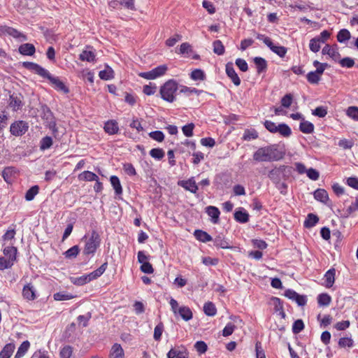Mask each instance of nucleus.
<instances>
[{"instance_id": "obj_1", "label": "nucleus", "mask_w": 358, "mask_h": 358, "mask_svg": "<svg viewBox=\"0 0 358 358\" xmlns=\"http://www.w3.org/2000/svg\"><path fill=\"white\" fill-rule=\"evenodd\" d=\"M285 152L279 149L277 144L258 148L253 154V159L257 162L279 161L284 157Z\"/></svg>"}, {"instance_id": "obj_2", "label": "nucleus", "mask_w": 358, "mask_h": 358, "mask_svg": "<svg viewBox=\"0 0 358 358\" xmlns=\"http://www.w3.org/2000/svg\"><path fill=\"white\" fill-rule=\"evenodd\" d=\"M179 90V84L173 79L167 80L160 87L159 94L161 98L169 103L176 101V96Z\"/></svg>"}, {"instance_id": "obj_3", "label": "nucleus", "mask_w": 358, "mask_h": 358, "mask_svg": "<svg viewBox=\"0 0 358 358\" xmlns=\"http://www.w3.org/2000/svg\"><path fill=\"white\" fill-rule=\"evenodd\" d=\"M292 167L289 166L280 165L271 169L268 174V177L273 183L280 181L287 180L292 173Z\"/></svg>"}, {"instance_id": "obj_4", "label": "nucleus", "mask_w": 358, "mask_h": 358, "mask_svg": "<svg viewBox=\"0 0 358 358\" xmlns=\"http://www.w3.org/2000/svg\"><path fill=\"white\" fill-rule=\"evenodd\" d=\"M101 243V238L96 230H92L90 237L87 239L83 251L84 255L93 256Z\"/></svg>"}, {"instance_id": "obj_5", "label": "nucleus", "mask_w": 358, "mask_h": 358, "mask_svg": "<svg viewBox=\"0 0 358 358\" xmlns=\"http://www.w3.org/2000/svg\"><path fill=\"white\" fill-rule=\"evenodd\" d=\"M265 128L271 133H279L282 136L287 138L292 135L290 127L285 123H280L277 125L271 120H265L264 122Z\"/></svg>"}, {"instance_id": "obj_6", "label": "nucleus", "mask_w": 358, "mask_h": 358, "mask_svg": "<svg viewBox=\"0 0 358 358\" xmlns=\"http://www.w3.org/2000/svg\"><path fill=\"white\" fill-rule=\"evenodd\" d=\"M169 304L175 315H178L185 321H189L192 318L193 314L189 307L185 306L180 307L178 301L173 298H171Z\"/></svg>"}, {"instance_id": "obj_7", "label": "nucleus", "mask_w": 358, "mask_h": 358, "mask_svg": "<svg viewBox=\"0 0 358 358\" xmlns=\"http://www.w3.org/2000/svg\"><path fill=\"white\" fill-rule=\"evenodd\" d=\"M257 38L262 41L275 54L280 57L283 58L287 52V48L278 45H275L272 42V40L267 36L262 34H257Z\"/></svg>"}, {"instance_id": "obj_8", "label": "nucleus", "mask_w": 358, "mask_h": 358, "mask_svg": "<svg viewBox=\"0 0 358 358\" xmlns=\"http://www.w3.org/2000/svg\"><path fill=\"white\" fill-rule=\"evenodd\" d=\"M9 35L20 41H25L27 40V38L26 35L21 33L18 30H17L15 28L6 26V25H1L0 26V36Z\"/></svg>"}, {"instance_id": "obj_9", "label": "nucleus", "mask_w": 358, "mask_h": 358, "mask_svg": "<svg viewBox=\"0 0 358 358\" xmlns=\"http://www.w3.org/2000/svg\"><path fill=\"white\" fill-rule=\"evenodd\" d=\"M284 296L289 299L295 301L298 306H304L307 303L306 295H300L292 289H287L285 291Z\"/></svg>"}, {"instance_id": "obj_10", "label": "nucleus", "mask_w": 358, "mask_h": 358, "mask_svg": "<svg viewBox=\"0 0 358 358\" xmlns=\"http://www.w3.org/2000/svg\"><path fill=\"white\" fill-rule=\"evenodd\" d=\"M22 66L26 69L31 71L36 74H38L43 78L48 76L49 71L36 63L31 62H24L22 63Z\"/></svg>"}, {"instance_id": "obj_11", "label": "nucleus", "mask_w": 358, "mask_h": 358, "mask_svg": "<svg viewBox=\"0 0 358 358\" xmlns=\"http://www.w3.org/2000/svg\"><path fill=\"white\" fill-rule=\"evenodd\" d=\"M29 129L28 124L24 121H17L13 123L10 127V133L15 136L24 134Z\"/></svg>"}, {"instance_id": "obj_12", "label": "nucleus", "mask_w": 358, "mask_h": 358, "mask_svg": "<svg viewBox=\"0 0 358 358\" xmlns=\"http://www.w3.org/2000/svg\"><path fill=\"white\" fill-rule=\"evenodd\" d=\"M45 78L50 80L56 90L61 91L64 94H68L69 92V87L58 77L52 76L50 72H48V76H45Z\"/></svg>"}, {"instance_id": "obj_13", "label": "nucleus", "mask_w": 358, "mask_h": 358, "mask_svg": "<svg viewBox=\"0 0 358 358\" xmlns=\"http://www.w3.org/2000/svg\"><path fill=\"white\" fill-rule=\"evenodd\" d=\"M22 295L27 301H34L37 298L36 289L31 283H27L23 287Z\"/></svg>"}, {"instance_id": "obj_14", "label": "nucleus", "mask_w": 358, "mask_h": 358, "mask_svg": "<svg viewBox=\"0 0 358 358\" xmlns=\"http://www.w3.org/2000/svg\"><path fill=\"white\" fill-rule=\"evenodd\" d=\"M178 185L193 194H196L199 189L194 177L186 180H178Z\"/></svg>"}, {"instance_id": "obj_15", "label": "nucleus", "mask_w": 358, "mask_h": 358, "mask_svg": "<svg viewBox=\"0 0 358 358\" xmlns=\"http://www.w3.org/2000/svg\"><path fill=\"white\" fill-rule=\"evenodd\" d=\"M23 96L18 93H13L9 96V106L14 110L17 111L22 108L23 106Z\"/></svg>"}, {"instance_id": "obj_16", "label": "nucleus", "mask_w": 358, "mask_h": 358, "mask_svg": "<svg viewBox=\"0 0 358 358\" xmlns=\"http://www.w3.org/2000/svg\"><path fill=\"white\" fill-rule=\"evenodd\" d=\"M225 71L227 76L231 79L232 83L236 86H239L241 85V79L235 71L234 68V64L232 62L227 63L225 66Z\"/></svg>"}, {"instance_id": "obj_17", "label": "nucleus", "mask_w": 358, "mask_h": 358, "mask_svg": "<svg viewBox=\"0 0 358 358\" xmlns=\"http://www.w3.org/2000/svg\"><path fill=\"white\" fill-rule=\"evenodd\" d=\"M167 358H189V353L185 348H172L166 355Z\"/></svg>"}, {"instance_id": "obj_18", "label": "nucleus", "mask_w": 358, "mask_h": 358, "mask_svg": "<svg viewBox=\"0 0 358 358\" xmlns=\"http://www.w3.org/2000/svg\"><path fill=\"white\" fill-rule=\"evenodd\" d=\"M253 62L255 64L257 73L261 74L265 73L268 68L266 60L261 57H256L253 59Z\"/></svg>"}, {"instance_id": "obj_19", "label": "nucleus", "mask_w": 358, "mask_h": 358, "mask_svg": "<svg viewBox=\"0 0 358 358\" xmlns=\"http://www.w3.org/2000/svg\"><path fill=\"white\" fill-rule=\"evenodd\" d=\"M90 50H84L79 55V59L81 61H86L88 62H93L96 60L95 51L91 47H87Z\"/></svg>"}, {"instance_id": "obj_20", "label": "nucleus", "mask_w": 358, "mask_h": 358, "mask_svg": "<svg viewBox=\"0 0 358 358\" xmlns=\"http://www.w3.org/2000/svg\"><path fill=\"white\" fill-rule=\"evenodd\" d=\"M18 50L22 55L32 56L36 52V48L33 44L27 43L20 45Z\"/></svg>"}, {"instance_id": "obj_21", "label": "nucleus", "mask_w": 358, "mask_h": 358, "mask_svg": "<svg viewBox=\"0 0 358 358\" xmlns=\"http://www.w3.org/2000/svg\"><path fill=\"white\" fill-rule=\"evenodd\" d=\"M104 131L109 135L116 134L119 131L118 124L115 120H109L104 124Z\"/></svg>"}, {"instance_id": "obj_22", "label": "nucleus", "mask_w": 358, "mask_h": 358, "mask_svg": "<svg viewBox=\"0 0 358 358\" xmlns=\"http://www.w3.org/2000/svg\"><path fill=\"white\" fill-rule=\"evenodd\" d=\"M110 358H124V352L122 346L119 343H115L113 345L110 355Z\"/></svg>"}, {"instance_id": "obj_23", "label": "nucleus", "mask_w": 358, "mask_h": 358, "mask_svg": "<svg viewBox=\"0 0 358 358\" xmlns=\"http://www.w3.org/2000/svg\"><path fill=\"white\" fill-rule=\"evenodd\" d=\"M206 212L211 217L212 222L214 224H217L218 222L220 212L217 207L209 206L206 207Z\"/></svg>"}, {"instance_id": "obj_24", "label": "nucleus", "mask_w": 358, "mask_h": 358, "mask_svg": "<svg viewBox=\"0 0 358 358\" xmlns=\"http://www.w3.org/2000/svg\"><path fill=\"white\" fill-rule=\"evenodd\" d=\"M234 219L240 223H246L249 220V214L244 208H240L238 210H236Z\"/></svg>"}, {"instance_id": "obj_25", "label": "nucleus", "mask_w": 358, "mask_h": 358, "mask_svg": "<svg viewBox=\"0 0 358 358\" xmlns=\"http://www.w3.org/2000/svg\"><path fill=\"white\" fill-rule=\"evenodd\" d=\"M212 241H213L214 245L217 248L222 249H229L231 248L228 241L222 235L217 236Z\"/></svg>"}, {"instance_id": "obj_26", "label": "nucleus", "mask_w": 358, "mask_h": 358, "mask_svg": "<svg viewBox=\"0 0 358 358\" xmlns=\"http://www.w3.org/2000/svg\"><path fill=\"white\" fill-rule=\"evenodd\" d=\"M3 252L4 255L8 257V260L13 263L17 261V249L16 247L7 246L3 249Z\"/></svg>"}, {"instance_id": "obj_27", "label": "nucleus", "mask_w": 358, "mask_h": 358, "mask_svg": "<svg viewBox=\"0 0 358 358\" xmlns=\"http://www.w3.org/2000/svg\"><path fill=\"white\" fill-rule=\"evenodd\" d=\"M194 236L198 241L203 243H207L213 240V238L210 235L201 229L195 230L194 232Z\"/></svg>"}, {"instance_id": "obj_28", "label": "nucleus", "mask_w": 358, "mask_h": 358, "mask_svg": "<svg viewBox=\"0 0 358 358\" xmlns=\"http://www.w3.org/2000/svg\"><path fill=\"white\" fill-rule=\"evenodd\" d=\"M15 346L14 343H10L5 345L1 351L0 352V358H10L14 350Z\"/></svg>"}, {"instance_id": "obj_29", "label": "nucleus", "mask_w": 358, "mask_h": 358, "mask_svg": "<svg viewBox=\"0 0 358 358\" xmlns=\"http://www.w3.org/2000/svg\"><path fill=\"white\" fill-rule=\"evenodd\" d=\"M314 124L305 119L299 124V130L306 134H312L314 131Z\"/></svg>"}, {"instance_id": "obj_30", "label": "nucleus", "mask_w": 358, "mask_h": 358, "mask_svg": "<svg viewBox=\"0 0 358 358\" xmlns=\"http://www.w3.org/2000/svg\"><path fill=\"white\" fill-rule=\"evenodd\" d=\"M314 198L322 203H326L329 199L327 192L324 189H317L313 192Z\"/></svg>"}, {"instance_id": "obj_31", "label": "nucleus", "mask_w": 358, "mask_h": 358, "mask_svg": "<svg viewBox=\"0 0 358 358\" xmlns=\"http://www.w3.org/2000/svg\"><path fill=\"white\" fill-rule=\"evenodd\" d=\"M78 178L82 181H95L99 177L92 171H85L78 175Z\"/></svg>"}, {"instance_id": "obj_32", "label": "nucleus", "mask_w": 358, "mask_h": 358, "mask_svg": "<svg viewBox=\"0 0 358 358\" xmlns=\"http://www.w3.org/2000/svg\"><path fill=\"white\" fill-rule=\"evenodd\" d=\"M335 273L336 270L334 268H330L326 272L324 279L327 287L330 288L333 286L335 281Z\"/></svg>"}, {"instance_id": "obj_33", "label": "nucleus", "mask_w": 358, "mask_h": 358, "mask_svg": "<svg viewBox=\"0 0 358 358\" xmlns=\"http://www.w3.org/2000/svg\"><path fill=\"white\" fill-rule=\"evenodd\" d=\"M111 185L113 186L115 192L117 195L122 194V187L120 181V179L116 176H112L110 178Z\"/></svg>"}, {"instance_id": "obj_34", "label": "nucleus", "mask_w": 358, "mask_h": 358, "mask_svg": "<svg viewBox=\"0 0 358 358\" xmlns=\"http://www.w3.org/2000/svg\"><path fill=\"white\" fill-rule=\"evenodd\" d=\"M99 76L101 80H108L114 78V71L108 66H106V69L100 71Z\"/></svg>"}, {"instance_id": "obj_35", "label": "nucleus", "mask_w": 358, "mask_h": 358, "mask_svg": "<svg viewBox=\"0 0 358 358\" xmlns=\"http://www.w3.org/2000/svg\"><path fill=\"white\" fill-rule=\"evenodd\" d=\"M30 347V343L28 341H23L17 349L14 358H21L28 351Z\"/></svg>"}, {"instance_id": "obj_36", "label": "nucleus", "mask_w": 358, "mask_h": 358, "mask_svg": "<svg viewBox=\"0 0 358 358\" xmlns=\"http://www.w3.org/2000/svg\"><path fill=\"white\" fill-rule=\"evenodd\" d=\"M318 222L319 217L317 215L313 213H309L304 222V227L306 228H312L315 226Z\"/></svg>"}, {"instance_id": "obj_37", "label": "nucleus", "mask_w": 358, "mask_h": 358, "mask_svg": "<svg viewBox=\"0 0 358 358\" xmlns=\"http://www.w3.org/2000/svg\"><path fill=\"white\" fill-rule=\"evenodd\" d=\"M204 313L208 316H214L217 313V309L213 302L208 301L203 306Z\"/></svg>"}, {"instance_id": "obj_38", "label": "nucleus", "mask_w": 358, "mask_h": 358, "mask_svg": "<svg viewBox=\"0 0 358 358\" xmlns=\"http://www.w3.org/2000/svg\"><path fill=\"white\" fill-rule=\"evenodd\" d=\"M190 78L193 80H204L206 78L205 72L200 69H196L190 73Z\"/></svg>"}, {"instance_id": "obj_39", "label": "nucleus", "mask_w": 358, "mask_h": 358, "mask_svg": "<svg viewBox=\"0 0 358 358\" xmlns=\"http://www.w3.org/2000/svg\"><path fill=\"white\" fill-rule=\"evenodd\" d=\"M39 192V187L38 185H34L31 187H30L27 192L25 193L24 198L26 201H32L36 195L38 194Z\"/></svg>"}, {"instance_id": "obj_40", "label": "nucleus", "mask_w": 358, "mask_h": 358, "mask_svg": "<svg viewBox=\"0 0 358 358\" xmlns=\"http://www.w3.org/2000/svg\"><path fill=\"white\" fill-rule=\"evenodd\" d=\"M258 136V132L255 129H248L244 131L243 139L249 141L257 139Z\"/></svg>"}, {"instance_id": "obj_41", "label": "nucleus", "mask_w": 358, "mask_h": 358, "mask_svg": "<svg viewBox=\"0 0 358 358\" xmlns=\"http://www.w3.org/2000/svg\"><path fill=\"white\" fill-rule=\"evenodd\" d=\"M53 141L52 137L46 136L41 138L40 141V150H45L49 149L52 145Z\"/></svg>"}, {"instance_id": "obj_42", "label": "nucleus", "mask_w": 358, "mask_h": 358, "mask_svg": "<svg viewBox=\"0 0 358 358\" xmlns=\"http://www.w3.org/2000/svg\"><path fill=\"white\" fill-rule=\"evenodd\" d=\"M350 33L346 29H341L337 34V40L339 43H345L350 38Z\"/></svg>"}, {"instance_id": "obj_43", "label": "nucleus", "mask_w": 358, "mask_h": 358, "mask_svg": "<svg viewBox=\"0 0 358 358\" xmlns=\"http://www.w3.org/2000/svg\"><path fill=\"white\" fill-rule=\"evenodd\" d=\"M331 301V296L328 294H320L317 296V303L320 306H327Z\"/></svg>"}, {"instance_id": "obj_44", "label": "nucleus", "mask_w": 358, "mask_h": 358, "mask_svg": "<svg viewBox=\"0 0 358 358\" xmlns=\"http://www.w3.org/2000/svg\"><path fill=\"white\" fill-rule=\"evenodd\" d=\"M213 52L217 55H222L225 52L224 46L220 40H216L213 43Z\"/></svg>"}, {"instance_id": "obj_45", "label": "nucleus", "mask_w": 358, "mask_h": 358, "mask_svg": "<svg viewBox=\"0 0 358 358\" xmlns=\"http://www.w3.org/2000/svg\"><path fill=\"white\" fill-rule=\"evenodd\" d=\"M53 298L56 301H66L73 299L74 296L66 292H59L54 294Z\"/></svg>"}, {"instance_id": "obj_46", "label": "nucleus", "mask_w": 358, "mask_h": 358, "mask_svg": "<svg viewBox=\"0 0 358 358\" xmlns=\"http://www.w3.org/2000/svg\"><path fill=\"white\" fill-rule=\"evenodd\" d=\"M80 248L78 245H73L67 250L64 253V256L67 259H73L76 258L79 254Z\"/></svg>"}, {"instance_id": "obj_47", "label": "nucleus", "mask_w": 358, "mask_h": 358, "mask_svg": "<svg viewBox=\"0 0 358 358\" xmlns=\"http://www.w3.org/2000/svg\"><path fill=\"white\" fill-rule=\"evenodd\" d=\"M150 155L157 160H161L165 155L164 151L162 148H152L150 151Z\"/></svg>"}, {"instance_id": "obj_48", "label": "nucleus", "mask_w": 358, "mask_h": 358, "mask_svg": "<svg viewBox=\"0 0 358 358\" xmlns=\"http://www.w3.org/2000/svg\"><path fill=\"white\" fill-rule=\"evenodd\" d=\"M164 331V324L162 322L156 325L154 329L153 338L155 341H159L161 340L162 335Z\"/></svg>"}, {"instance_id": "obj_49", "label": "nucleus", "mask_w": 358, "mask_h": 358, "mask_svg": "<svg viewBox=\"0 0 358 358\" xmlns=\"http://www.w3.org/2000/svg\"><path fill=\"white\" fill-rule=\"evenodd\" d=\"M70 280L73 285L77 286H82L87 283L85 274L79 277H71Z\"/></svg>"}, {"instance_id": "obj_50", "label": "nucleus", "mask_w": 358, "mask_h": 358, "mask_svg": "<svg viewBox=\"0 0 358 358\" xmlns=\"http://www.w3.org/2000/svg\"><path fill=\"white\" fill-rule=\"evenodd\" d=\"M48 128L52 131V134L55 138L58 140L61 138L62 135L59 134L56 122L55 120H51L49 122Z\"/></svg>"}, {"instance_id": "obj_51", "label": "nucleus", "mask_w": 358, "mask_h": 358, "mask_svg": "<svg viewBox=\"0 0 358 358\" xmlns=\"http://www.w3.org/2000/svg\"><path fill=\"white\" fill-rule=\"evenodd\" d=\"M304 329V323L302 320L299 319L294 321L292 325V332L294 334H299Z\"/></svg>"}, {"instance_id": "obj_52", "label": "nucleus", "mask_w": 358, "mask_h": 358, "mask_svg": "<svg viewBox=\"0 0 358 358\" xmlns=\"http://www.w3.org/2000/svg\"><path fill=\"white\" fill-rule=\"evenodd\" d=\"M321 43L317 38H313L310 41L309 48L310 50L313 52H317L321 48Z\"/></svg>"}, {"instance_id": "obj_53", "label": "nucleus", "mask_w": 358, "mask_h": 358, "mask_svg": "<svg viewBox=\"0 0 358 358\" xmlns=\"http://www.w3.org/2000/svg\"><path fill=\"white\" fill-rule=\"evenodd\" d=\"M322 52L323 55H328L332 58L339 55L338 52L336 49L331 48L329 44H327L323 48Z\"/></svg>"}, {"instance_id": "obj_54", "label": "nucleus", "mask_w": 358, "mask_h": 358, "mask_svg": "<svg viewBox=\"0 0 358 358\" xmlns=\"http://www.w3.org/2000/svg\"><path fill=\"white\" fill-rule=\"evenodd\" d=\"M338 345L341 348H352L354 345V341L351 338H341L338 341Z\"/></svg>"}, {"instance_id": "obj_55", "label": "nucleus", "mask_w": 358, "mask_h": 358, "mask_svg": "<svg viewBox=\"0 0 358 358\" xmlns=\"http://www.w3.org/2000/svg\"><path fill=\"white\" fill-rule=\"evenodd\" d=\"M306 78L310 84H317L320 80V76L315 71L309 72Z\"/></svg>"}, {"instance_id": "obj_56", "label": "nucleus", "mask_w": 358, "mask_h": 358, "mask_svg": "<svg viewBox=\"0 0 358 358\" xmlns=\"http://www.w3.org/2000/svg\"><path fill=\"white\" fill-rule=\"evenodd\" d=\"M312 114L319 117H324L327 114V108L325 106H318L312 111Z\"/></svg>"}, {"instance_id": "obj_57", "label": "nucleus", "mask_w": 358, "mask_h": 358, "mask_svg": "<svg viewBox=\"0 0 358 358\" xmlns=\"http://www.w3.org/2000/svg\"><path fill=\"white\" fill-rule=\"evenodd\" d=\"M348 117H351L355 121H358V107L350 106L346 112Z\"/></svg>"}, {"instance_id": "obj_58", "label": "nucleus", "mask_w": 358, "mask_h": 358, "mask_svg": "<svg viewBox=\"0 0 358 358\" xmlns=\"http://www.w3.org/2000/svg\"><path fill=\"white\" fill-rule=\"evenodd\" d=\"M194 348L199 354H203L207 351L208 346L204 341H199L195 343Z\"/></svg>"}, {"instance_id": "obj_59", "label": "nucleus", "mask_w": 358, "mask_h": 358, "mask_svg": "<svg viewBox=\"0 0 358 358\" xmlns=\"http://www.w3.org/2000/svg\"><path fill=\"white\" fill-rule=\"evenodd\" d=\"M149 136L157 142H162L164 139V134L161 131H154L149 133Z\"/></svg>"}, {"instance_id": "obj_60", "label": "nucleus", "mask_w": 358, "mask_h": 358, "mask_svg": "<svg viewBox=\"0 0 358 358\" xmlns=\"http://www.w3.org/2000/svg\"><path fill=\"white\" fill-rule=\"evenodd\" d=\"M273 184L275 185V187L279 190L281 194L286 195L287 194L288 185L285 182L280 181Z\"/></svg>"}, {"instance_id": "obj_61", "label": "nucleus", "mask_w": 358, "mask_h": 358, "mask_svg": "<svg viewBox=\"0 0 358 358\" xmlns=\"http://www.w3.org/2000/svg\"><path fill=\"white\" fill-rule=\"evenodd\" d=\"M194 124L193 123H189L182 127V130L184 135L187 137H191L193 136V130Z\"/></svg>"}, {"instance_id": "obj_62", "label": "nucleus", "mask_w": 358, "mask_h": 358, "mask_svg": "<svg viewBox=\"0 0 358 358\" xmlns=\"http://www.w3.org/2000/svg\"><path fill=\"white\" fill-rule=\"evenodd\" d=\"M157 91V86L155 84L153 85L150 83V85H145L143 86V92L145 94L148 96L153 95Z\"/></svg>"}, {"instance_id": "obj_63", "label": "nucleus", "mask_w": 358, "mask_h": 358, "mask_svg": "<svg viewBox=\"0 0 358 358\" xmlns=\"http://www.w3.org/2000/svg\"><path fill=\"white\" fill-rule=\"evenodd\" d=\"M235 64L238 67V69L243 72H245L248 70V63L243 59H241V58L236 59Z\"/></svg>"}, {"instance_id": "obj_64", "label": "nucleus", "mask_w": 358, "mask_h": 358, "mask_svg": "<svg viewBox=\"0 0 358 358\" xmlns=\"http://www.w3.org/2000/svg\"><path fill=\"white\" fill-rule=\"evenodd\" d=\"M73 352L72 348L70 345H66L60 351L62 358H70Z\"/></svg>"}]
</instances>
